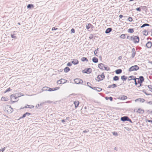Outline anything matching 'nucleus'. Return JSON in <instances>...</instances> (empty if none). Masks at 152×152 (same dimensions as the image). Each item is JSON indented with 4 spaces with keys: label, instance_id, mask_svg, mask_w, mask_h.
Returning <instances> with one entry per match:
<instances>
[{
    "label": "nucleus",
    "instance_id": "obj_1",
    "mask_svg": "<svg viewBox=\"0 0 152 152\" xmlns=\"http://www.w3.org/2000/svg\"><path fill=\"white\" fill-rule=\"evenodd\" d=\"M139 67L137 65L133 66L131 67L129 69V72H131L134 71H137L139 69Z\"/></svg>",
    "mask_w": 152,
    "mask_h": 152
},
{
    "label": "nucleus",
    "instance_id": "obj_2",
    "mask_svg": "<svg viewBox=\"0 0 152 152\" xmlns=\"http://www.w3.org/2000/svg\"><path fill=\"white\" fill-rule=\"evenodd\" d=\"M132 41H133L135 43H139L140 41L139 37L138 36H132Z\"/></svg>",
    "mask_w": 152,
    "mask_h": 152
},
{
    "label": "nucleus",
    "instance_id": "obj_3",
    "mask_svg": "<svg viewBox=\"0 0 152 152\" xmlns=\"http://www.w3.org/2000/svg\"><path fill=\"white\" fill-rule=\"evenodd\" d=\"M105 77L104 73H103L101 75H99L96 78V80L99 82L100 81L102 80Z\"/></svg>",
    "mask_w": 152,
    "mask_h": 152
},
{
    "label": "nucleus",
    "instance_id": "obj_4",
    "mask_svg": "<svg viewBox=\"0 0 152 152\" xmlns=\"http://www.w3.org/2000/svg\"><path fill=\"white\" fill-rule=\"evenodd\" d=\"M74 81L76 84H82L83 82V80L79 78L75 79Z\"/></svg>",
    "mask_w": 152,
    "mask_h": 152
},
{
    "label": "nucleus",
    "instance_id": "obj_5",
    "mask_svg": "<svg viewBox=\"0 0 152 152\" xmlns=\"http://www.w3.org/2000/svg\"><path fill=\"white\" fill-rule=\"evenodd\" d=\"M67 80L64 79H61L58 80L57 83L58 84H64L66 83Z\"/></svg>",
    "mask_w": 152,
    "mask_h": 152
},
{
    "label": "nucleus",
    "instance_id": "obj_6",
    "mask_svg": "<svg viewBox=\"0 0 152 152\" xmlns=\"http://www.w3.org/2000/svg\"><path fill=\"white\" fill-rule=\"evenodd\" d=\"M91 68H88L83 70V72L87 74H89L91 72Z\"/></svg>",
    "mask_w": 152,
    "mask_h": 152
},
{
    "label": "nucleus",
    "instance_id": "obj_7",
    "mask_svg": "<svg viewBox=\"0 0 152 152\" xmlns=\"http://www.w3.org/2000/svg\"><path fill=\"white\" fill-rule=\"evenodd\" d=\"M129 118L127 116H125L122 117L121 118V121L124 122L126 121H128Z\"/></svg>",
    "mask_w": 152,
    "mask_h": 152
},
{
    "label": "nucleus",
    "instance_id": "obj_8",
    "mask_svg": "<svg viewBox=\"0 0 152 152\" xmlns=\"http://www.w3.org/2000/svg\"><path fill=\"white\" fill-rule=\"evenodd\" d=\"M127 98V97L125 95H121L119 96L118 99H119L121 100H124L126 99Z\"/></svg>",
    "mask_w": 152,
    "mask_h": 152
},
{
    "label": "nucleus",
    "instance_id": "obj_9",
    "mask_svg": "<svg viewBox=\"0 0 152 152\" xmlns=\"http://www.w3.org/2000/svg\"><path fill=\"white\" fill-rule=\"evenodd\" d=\"M132 55L131 57L132 58H134L136 54V50L134 48H133L132 49Z\"/></svg>",
    "mask_w": 152,
    "mask_h": 152
},
{
    "label": "nucleus",
    "instance_id": "obj_10",
    "mask_svg": "<svg viewBox=\"0 0 152 152\" xmlns=\"http://www.w3.org/2000/svg\"><path fill=\"white\" fill-rule=\"evenodd\" d=\"M152 45V42H148L146 44V47L148 48H151Z\"/></svg>",
    "mask_w": 152,
    "mask_h": 152
},
{
    "label": "nucleus",
    "instance_id": "obj_11",
    "mask_svg": "<svg viewBox=\"0 0 152 152\" xmlns=\"http://www.w3.org/2000/svg\"><path fill=\"white\" fill-rule=\"evenodd\" d=\"M86 27L87 29H89L90 28H93L94 27L90 23H89L87 25H86Z\"/></svg>",
    "mask_w": 152,
    "mask_h": 152
},
{
    "label": "nucleus",
    "instance_id": "obj_12",
    "mask_svg": "<svg viewBox=\"0 0 152 152\" xmlns=\"http://www.w3.org/2000/svg\"><path fill=\"white\" fill-rule=\"evenodd\" d=\"M92 89H93L94 90H95L96 91L98 92H100L102 90V89L100 88L99 87H93Z\"/></svg>",
    "mask_w": 152,
    "mask_h": 152
},
{
    "label": "nucleus",
    "instance_id": "obj_13",
    "mask_svg": "<svg viewBox=\"0 0 152 152\" xmlns=\"http://www.w3.org/2000/svg\"><path fill=\"white\" fill-rule=\"evenodd\" d=\"M74 104L75 105V107L76 108L78 107L79 102L78 101L76 100L74 102Z\"/></svg>",
    "mask_w": 152,
    "mask_h": 152
},
{
    "label": "nucleus",
    "instance_id": "obj_14",
    "mask_svg": "<svg viewBox=\"0 0 152 152\" xmlns=\"http://www.w3.org/2000/svg\"><path fill=\"white\" fill-rule=\"evenodd\" d=\"M137 79L138 80H140V82L142 83V82L144 81V79L143 76H140L139 78H137Z\"/></svg>",
    "mask_w": 152,
    "mask_h": 152
},
{
    "label": "nucleus",
    "instance_id": "obj_15",
    "mask_svg": "<svg viewBox=\"0 0 152 152\" xmlns=\"http://www.w3.org/2000/svg\"><path fill=\"white\" fill-rule=\"evenodd\" d=\"M72 63L74 65H76L78 64L79 62L77 59H74Z\"/></svg>",
    "mask_w": 152,
    "mask_h": 152
},
{
    "label": "nucleus",
    "instance_id": "obj_16",
    "mask_svg": "<svg viewBox=\"0 0 152 152\" xmlns=\"http://www.w3.org/2000/svg\"><path fill=\"white\" fill-rule=\"evenodd\" d=\"M104 65L102 63H100L98 64V67L101 69L103 70V67Z\"/></svg>",
    "mask_w": 152,
    "mask_h": 152
},
{
    "label": "nucleus",
    "instance_id": "obj_17",
    "mask_svg": "<svg viewBox=\"0 0 152 152\" xmlns=\"http://www.w3.org/2000/svg\"><path fill=\"white\" fill-rule=\"evenodd\" d=\"M137 112L139 113L142 114L144 113V110L140 108H139L138 109Z\"/></svg>",
    "mask_w": 152,
    "mask_h": 152
},
{
    "label": "nucleus",
    "instance_id": "obj_18",
    "mask_svg": "<svg viewBox=\"0 0 152 152\" xmlns=\"http://www.w3.org/2000/svg\"><path fill=\"white\" fill-rule=\"evenodd\" d=\"M112 30V28H107L106 30L105 33L106 34H108L110 33Z\"/></svg>",
    "mask_w": 152,
    "mask_h": 152
},
{
    "label": "nucleus",
    "instance_id": "obj_19",
    "mask_svg": "<svg viewBox=\"0 0 152 152\" xmlns=\"http://www.w3.org/2000/svg\"><path fill=\"white\" fill-rule=\"evenodd\" d=\"M115 72L117 74H119L122 72V70L121 69H118L115 70Z\"/></svg>",
    "mask_w": 152,
    "mask_h": 152
},
{
    "label": "nucleus",
    "instance_id": "obj_20",
    "mask_svg": "<svg viewBox=\"0 0 152 152\" xmlns=\"http://www.w3.org/2000/svg\"><path fill=\"white\" fill-rule=\"evenodd\" d=\"M98 59L95 57H93L92 58V61L94 63H97L98 62Z\"/></svg>",
    "mask_w": 152,
    "mask_h": 152
},
{
    "label": "nucleus",
    "instance_id": "obj_21",
    "mask_svg": "<svg viewBox=\"0 0 152 152\" xmlns=\"http://www.w3.org/2000/svg\"><path fill=\"white\" fill-rule=\"evenodd\" d=\"M117 86L115 84H113L112 85H110L108 86V88H114Z\"/></svg>",
    "mask_w": 152,
    "mask_h": 152
},
{
    "label": "nucleus",
    "instance_id": "obj_22",
    "mask_svg": "<svg viewBox=\"0 0 152 152\" xmlns=\"http://www.w3.org/2000/svg\"><path fill=\"white\" fill-rule=\"evenodd\" d=\"M70 70V68L68 67H66L64 69V72L66 73L68 72Z\"/></svg>",
    "mask_w": 152,
    "mask_h": 152
},
{
    "label": "nucleus",
    "instance_id": "obj_23",
    "mask_svg": "<svg viewBox=\"0 0 152 152\" xmlns=\"http://www.w3.org/2000/svg\"><path fill=\"white\" fill-rule=\"evenodd\" d=\"M127 78V76L125 75H123L121 76V79L122 80H123L124 81H126Z\"/></svg>",
    "mask_w": 152,
    "mask_h": 152
},
{
    "label": "nucleus",
    "instance_id": "obj_24",
    "mask_svg": "<svg viewBox=\"0 0 152 152\" xmlns=\"http://www.w3.org/2000/svg\"><path fill=\"white\" fill-rule=\"evenodd\" d=\"M20 96H16L15 95L12 94L11 95L10 97L11 99H16L17 98H18V97Z\"/></svg>",
    "mask_w": 152,
    "mask_h": 152
},
{
    "label": "nucleus",
    "instance_id": "obj_25",
    "mask_svg": "<svg viewBox=\"0 0 152 152\" xmlns=\"http://www.w3.org/2000/svg\"><path fill=\"white\" fill-rule=\"evenodd\" d=\"M9 108L10 109H8L7 111L9 113H11L13 112V108L11 107V106H10V107H9Z\"/></svg>",
    "mask_w": 152,
    "mask_h": 152
},
{
    "label": "nucleus",
    "instance_id": "obj_26",
    "mask_svg": "<svg viewBox=\"0 0 152 152\" xmlns=\"http://www.w3.org/2000/svg\"><path fill=\"white\" fill-rule=\"evenodd\" d=\"M150 26V25L149 24L145 23H144V24H143L140 27L141 28H142L145 27V26Z\"/></svg>",
    "mask_w": 152,
    "mask_h": 152
},
{
    "label": "nucleus",
    "instance_id": "obj_27",
    "mask_svg": "<svg viewBox=\"0 0 152 152\" xmlns=\"http://www.w3.org/2000/svg\"><path fill=\"white\" fill-rule=\"evenodd\" d=\"M81 60L82 61H86V62H88V60L86 57H82L81 58Z\"/></svg>",
    "mask_w": 152,
    "mask_h": 152
},
{
    "label": "nucleus",
    "instance_id": "obj_28",
    "mask_svg": "<svg viewBox=\"0 0 152 152\" xmlns=\"http://www.w3.org/2000/svg\"><path fill=\"white\" fill-rule=\"evenodd\" d=\"M127 31L129 33H133L134 32V29L133 28H129L128 30Z\"/></svg>",
    "mask_w": 152,
    "mask_h": 152
},
{
    "label": "nucleus",
    "instance_id": "obj_29",
    "mask_svg": "<svg viewBox=\"0 0 152 152\" xmlns=\"http://www.w3.org/2000/svg\"><path fill=\"white\" fill-rule=\"evenodd\" d=\"M119 78L118 76H115L113 78V80L114 81H117L119 80Z\"/></svg>",
    "mask_w": 152,
    "mask_h": 152
},
{
    "label": "nucleus",
    "instance_id": "obj_30",
    "mask_svg": "<svg viewBox=\"0 0 152 152\" xmlns=\"http://www.w3.org/2000/svg\"><path fill=\"white\" fill-rule=\"evenodd\" d=\"M105 98L106 100H108V99H110V101H112L113 100V98H112V97L111 96L110 97H105Z\"/></svg>",
    "mask_w": 152,
    "mask_h": 152
},
{
    "label": "nucleus",
    "instance_id": "obj_31",
    "mask_svg": "<svg viewBox=\"0 0 152 152\" xmlns=\"http://www.w3.org/2000/svg\"><path fill=\"white\" fill-rule=\"evenodd\" d=\"M143 34L145 36H147L148 34V32H147L146 30H144L143 31Z\"/></svg>",
    "mask_w": 152,
    "mask_h": 152
},
{
    "label": "nucleus",
    "instance_id": "obj_32",
    "mask_svg": "<svg viewBox=\"0 0 152 152\" xmlns=\"http://www.w3.org/2000/svg\"><path fill=\"white\" fill-rule=\"evenodd\" d=\"M34 7V5L32 4H28L27 6V7L28 9Z\"/></svg>",
    "mask_w": 152,
    "mask_h": 152
},
{
    "label": "nucleus",
    "instance_id": "obj_33",
    "mask_svg": "<svg viewBox=\"0 0 152 152\" xmlns=\"http://www.w3.org/2000/svg\"><path fill=\"white\" fill-rule=\"evenodd\" d=\"M126 34H122L120 36V37L122 39H124L126 37Z\"/></svg>",
    "mask_w": 152,
    "mask_h": 152
},
{
    "label": "nucleus",
    "instance_id": "obj_34",
    "mask_svg": "<svg viewBox=\"0 0 152 152\" xmlns=\"http://www.w3.org/2000/svg\"><path fill=\"white\" fill-rule=\"evenodd\" d=\"M48 88H49V87H44L42 89V91H48V90L47 89Z\"/></svg>",
    "mask_w": 152,
    "mask_h": 152
},
{
    "label": "nucleus",
    "instance_id": "obj_35",
    "mask_svg": "<svg viewBox=\"0 0 152 152\" xmlns=\"http://www.w3.org/2000/svg\"><path fill=\"white\" fill-rule=\"evenodd\" d=\"M148 88L150 89V91L152 92V86L149 85L148 86Z\"/></svg>",
    "mask_w": 152,
    "mask_h": 152
},
{
    "label": "nucleus",
    "instance_id": "obj_36",
    "mask_svg": "<svg viewBox=\"0 0 152 152\" xmlns=\"http://www.w3.org/2000/svg\"><path fill=\"white\" fill-rule=\"evenodd\" d=\"M87 86H88L89 87L91 88V89L93 87H91V86L92 85L89 82H87Z\"/></svg>",
    "mask_w": 152,
    "mask_h": 152
},
{
    "label": "nucleus",
    "instance_id": "obj_37",
    "mask_svg": "<svg viewBox=\"0 0 152 152\" xmlns=\"http://www.w3.org/2000/svg\"><path fill=\"white\" fill-rule=\"evenodd\" d=\"M140 100V102H143L145 101V100L143 99H141L139 98V99H137L136 100Z\"/></svg>",
    "mask_w": 152,
    "mask_h": 152
},
{
    "label": "nucleus",
    "instance_id": "obj_38",
    "mask_svg": "<svg viewBox=\"0 0 152 152\" xmlns=\"http://www.w3.org/2000/svg\"><path fill=\"white\" fill-rule=\"evenodd\" d=\"M135 77V76L132 75L129 77V78H130V80H134Z\"/></svg>",
    "mask_w": 152,
    "mask_h": 152
},
{
    "label": "nucleus",
    "instance_id": "obj_39",
    "mask_svg": "<svg viewBox=\"0 0 152 152\" xmlns=\"http://www.w3.org/2000/svg\"><path fill=\"white\" fill-rule=\"evenodd\" d=\"M26 113L24 114L23 116L22 117H20L18 119V120H20V119L23 118L24 117H25L26 116Z\"/></svg>",
    "mask_w": 152,
    "mask_h": 152
},
{
    "label": "nucleus",
    "instance_id": "obj_40",
    "mask_svg": "<svg viewBox=\"0 0 152 152\" xmlns=\"http://www.w3.org/2000/svg\"><path fill=\"white\" fill-rule=\"evenodd\" d=\"M112 134L113 135L115 136H117L118 135V134L116 132H112Z\"/></svg>",
    "mask_w": 152,
    "mask_h": 152
},
{
    "label": "nucleus",
    "instance_id": "obj_41",
    "mask_svg": "<svg viewBox=\"0 0 152 152\" xmlns=\"http://www.w3.org/2000/svg\"><path fill=\"white\" fill-rule=\"evenodd\" d=\"M104 69L107 71L110 70V68L109 67H105L104 66Z\"/></svg>",
    "mask_w": 152,
    "mask_h": 152
},
{
    "label": "nucleus",
    "instance_id": "obj_42",
    "mask_svg": "<svg viewBox=\"0 0 152 152\" xmlns=\"http://www.w3.org/2000/svg\"><path fill=\"white\" fill-rule=\"evenodd\" d=\"M132 36H127V39H129L130 40H132Z\"/></svg>",
    "mask_w": 152,
    "mask_h": 152
},
{
    "label": "nucleus",
    "instance_id": "obj_43",
    "mask_svg": "<svg viewBox=\"0 0 152 152\" xmlns=\"http://www.w3.org/2000/svg\"><path fill=\"white\" fill-rule=\"evenodd\" d=\"M15 34H11V36L12 38H13L16 39V37L15 35Z\"/></svg>",
    "mask_w": 152,
    "mask_h": 152
},
{
    "label": "nucleus",
    "instance_id": "obj_44",
    "mask_svg": "<svg viewBox=\"0 0 152 152\" xmlns=\"http://www.w3.org/2000/svg\"><path fill=\"white\" fill-rule=\"evenodd\" d=\"M30 108V105H27L25 107H23L21 108L20 109H24V108Z\"/></svg>",
    "mask_w": 152,
    "mask_h": 152
},
{
    "label": "nucleus",
    "instance_id": "obj_45",
    "mask_svg": "<svg viewBox=\"0 0 152 152\" xmlns=\"http://www.w3.org/2000/svg\"><path fill=\"white\" fill-rule=\"evenodd\" d=\"M143 92H144V93L146 95H152V94H151V93H150V94H148V93H147L145 91H143Z\"/></svg>",
    "mask_w": 152,
    "mask_h": 152
},
{
    "label": "nucleus",
    "instance_id": "obj_46",
    "mask_svg": "<svg viewBox=\"0 0 152 152\" xmlns=\"http://www.w3.org/2000/svg\"><path fill=\"white\" fill-rule=\"evenodd\" d=\"M6 147H4V148L1 149H0V152H3L4 151Z\"/></svg>",
    "mask_w": 152,
    "mask_h": 152
},
{
    "label": "nucleus",
    "instance_id": "obj_47",
    "mask_svg": "<svg viewBox=\"0 0 152 152\" xmlns=\"http://www.w3.org/2000/svg\"><path fill=\"white\" fill-rule=\"evenodd\" d=\"M128 19L129 21L130 22H132L133 20L132 18L131 17H129L128 18Z\"/></svg>",
    "mask_w": 152,
    "mask_h": 152
},
{
    "label": "nucleus",
    "instance_id": "obj_48",
    "mask_svg": "<svg viewBox=\"0 0 152 152\" xmlns=\"http://www.w3.org/2000/svg\"><path fill=\"white\" fill-rule=\"evenodd\" d=\"M71 33H74L75 32V30L73 28H72L71 30Z\"/></svg>",
    "mask_w": 152,
    "mask_h": 152
},
{
    "label": "nucleus",
    "instance_id": "obj_49",
    "mask_svg": "<svg viewBox=\"0 0 152 152\" xmlns=\"http://www.w3.org/2000/svg\"><path fill=\"white\" fill-rule=\"evenodd\" d=\"M11 90V89L10 88H8L6 90V91H5V92H9V91H10Z\"/></svg>",
    "mask_w": 152,
    "mask_h": 152
},
{
    "label": "nucleus",
    "instance_id": "obj_50",
    "mask_svg": "<svg viewBox=\"0 0 152 152\" xmlns=\"http://www.w3.org/2000/svg\"><path fill=\"white\" fill-rule=\"evenodd\" d=\"M48 88H49V89L48 90V91H54V89H53L52 88H50L49 87Z\"/></svg>",
    "mask_w": 152,
    "mask_h": 152
},
{
    "label": "nucleus",
    "instance_id": "obj_51",
    "mask_svg": "<svg viewBox=\"0 0 152 152\" xmlns=\"http://www.w3.org/2000/svg\"><path fill=\"white\" fill-rule=\"evenodd\" d=\"M72 65V64L70 62H68L67 64V65L69 66H71Z\"/></svg>",
    "mask_w": 152,
    "mask_h": 152
},
{
    "label": "nucleus",
    "instance_id": "obj_52",
    "mask_svg": "<svg viewBox=\"0 0 152 152\" xmlns=\"http://www.w3.org/2000/svg\"><path fill=\"white\" fill-rule=\"evenodd\" d=\"M26 115L29 116V115H31V114L29 113L26 112Z\"/></svg>",
    "mask_w": 152,
    "mask_h": 152
},
{
    "label": "nucleus",
    "instance_id": "obj_53",
    "mask_svg": "<svg viewBox=\"0 0 152 152\" xmlns=\"http://www.w3.org/2000/svg\"><path fill=\"white\" fill-rule=\"evenodd\" d=\"M136 10L137 11H140V12L141 11V9L140 7L137 8L136 9Z\"/></svg>",
    "mask_w": 152,
    "mask_h": 152
},
{
    "label": "nucleus",
    "instance_id": "obj_54",
    "mask_svg": "<svg viewBox=\"0 0 152 152\" xmlns=\"http://www.w3.org/2000/svg\"><path fill=\"white\" fill-rule=\"evenodd\" d=\"M89 132V130L88 129L85 130L83 131V132L84 133H87Z\"/></svg>",
    "mask_w": 152,
    "mask_h": 152
},
{
    "label": "nucleus",
    "instance_id": "obj_55",
    "mask_svg": "<svg viewBox=\"0 0 152 152\" xmlns=\"http://www.w3.org/2000/svg\"><path fill=\"white\" fill-rule=\"evenodd\" d=\"M147 103L149 104L152 105V101L147 102Z\"/></svg>",
    "mask_w": 152,
    "mask_h": 152
},
{
    "label": "nucleus",
    "instance_id": "obj_56",
    "mask_svg": "<svg viewBox=\"0 0 152 152\" xmlns=\"http://www.w3.org/2000/svg\"><path fill=\"white\" fill-rule=\"evenodd\" d=\"M58 29V28H55V27H54L52 28V30L53 31V30H56Z\"/></svg>",
    "mask_w": 152,
    "mask_h": 152
},
{
    "label": "nucleus",
    "instance_id": "obj_57",
    "mask_svg": "<svg viewBox=\"0 0 152 152\" xmlns=\"http://www.w3.org/2000/svg\"><path fill=\"white\" fill-rule=\"evenodd\" d=\"M93 35L92 34H91V35L89 37V38L90 39H92L93 38Z\"/></svg>",
    "mask_w": 152,
    "mask_h": 152
},
{
    "label": "nucleus",
    "instance_id": "obj_58",
    "mask_svg": "<svg viewBox=\"0 0 152 152\" xmlns=\"http://www.w3.org/2000/svg\"><path fill=\"white\" fill-rule=\"evenodd\" d=\"M148 112L149 114L151 113H151H152V111H151V110H148Z\"/></svg>",
    "mask_w": 152,
    "mask_h": 152
},
{
    "label": "nucleus",
    "instance_id": "obj_59",
    "mask_svg": "<svg viewBox=\"0 0 152 152\" xmlns=\"http://www.w3.org/2000/svg\"><path fill=\"white\" fill-rule=\"evenodd\" d=\"M94 53L95 55L96 56H97V52L96 51V50H95V51L94 52Z\"/></svg>",
    "mask_w": 152,
    "mask_h": 152
},
{
    "label": "nucleus",
    "instance_id": "obj_60",
    "mask_svg": "<svg viewBox=\"0 0 152 152\" xmlns=\"http://www.w3.org/2000/svg\"><path fill=\"white\" fill-rule=\"evenodd\" d=\"M59 87H56L55 88H53L54 91L57 90L59 89Z\"/></svg>",
    "mask_w": 152,
    "mask_h": 152
},
{
    "label": "nucleus",
    "instance_id": "obj_61",
    "mask_svg": "<svg viewBox=\"0 0 152 152\" xmlns=\"http://www.w3.org/2000/svg\"><path fill=\"white\" fill-rule=\"evenodd\" d=\"M128 121H129L131 123H133V122H132V120L129 118L128 119Z\"/></svg>",
    "mask_w": 152,
    "mask_h": 152
},
{
    "label": "nucleus",
    "instance_id": "obj_62",
    "mask_svg": "<svg viewBox=\"0 0 152 152\" xmlns=\"http://www.w3.org/2000/svg\"><path fill=\"white\" fill-rule=\"evenodd\" d=\"M118 58L119 60H121L122 58V57L121 56H119Z\"/></svg>",
    "mask_w": 152,
    "mask_h": 152
},
{
    "label": "nucleus",
    "instance_id": "obj_63",
    "mask_svg": "<svg viewBox=\"0 0 152 152\" xmlns=\"http://www.w3.org/2000/svg\"><path fill=\"white\" fill-rule=\"evenodd\" d=\"M123 17V16L122 15H120L119 16V17L120 18H121Z\"/></svg>",
    "mask_w": 152,
    "mask_h": 152
},
{
    "label": "nucleus",
    "instance_id": "obj_64",
    "mask_svg": "<svg viewBox=\"0 0 152 152\" xmlns=\"http://www.w3.org/2000/svg\"><path fill=\"white\" fill-rule=\"evenodd\" d=\"M147 121H148L149 122H151L152 123V120H147Z\"/></svg>",
    "mask_w": 152,
    "mask_h": 152
}]
</instances>
